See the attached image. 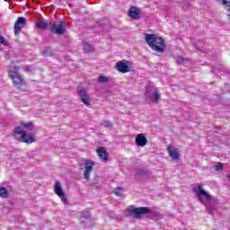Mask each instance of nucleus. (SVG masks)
<instances>
[{"label":"nucleus","instance_id":"f257e3e1","mask_svg":"<svg viewBox=\"0 0 230 230\" xmlns=\"http://www.w3.org/2000/svg\"><path fill=\"white\" fill-rule=\"evenodd\" d=\"M146 42L152 49L153 51L156 53H164L166 49V43L164 40L155 34L146 33Z\"/></svg>","mask_w":230,"mask_h":230},{"label":"nucleus","instance_id":"f03ea898","mask_svg":"<svg viewBox=\"0 0 230 230\" xmlns=\"http://www.w3.org/2000/svg\"><path fill=\"white\" fill-rule=\"evenodd\" d=\"M21 126H16L13 129V136L16 141L21 143H30V134H28L27 128H30V122L22 121Z\"/></svg>","mask_w":230,"mask_h":230},{"label":"nucleus","instance_id":"7ed1b4c3","mask_svg":"<svg viewBox=\"0 0 230 230\" xmlns=\"http://www.w3.org/2000/svg\"><path fill=\"white\" fill-rule=\"evenodd\" d=\"M127 211L128 215L134 217L137 220H141V218H143V215L150 214V208L148 207L134 208L129 206L127 208Z\"/></svg>","mask_w":230,"mask_h":230},{"label":"nucleus","instance_id":"20e7f679","mask_svg":"<svg viewBox=\"0 0 230 230\" xmlns=\"http://www.w3.org/2000/svg\"><path fill=\"white\" fill-rule=\"evenodd\" d=\"M196 195L199 198V202H201V204H204V206H208V204L211 202V195H209V193L202 189V185L198 186Z\"/></svg>","mask_w":230,"mask_h":230},{"label":"nucleus","instance_id":"39448f33","mask_svg":"<svg viewBox=\"0 0 230 230\" xmlns=\"http://www.w3.org/2000/svg\"><path fill=\"white\" fill-rule=\"evenodd\" d=\"M81 170H84V179L86 181H91V173L94 172V162L86 159L83 165H81Z\"/></svg>","mask_w":230,"mask_h":230},{"label":"nucleus","instance_id":"423d86ee","mask_svg":"<svg viewBox=\"0 0 230 230\" xmlns=\"http://www.w3.org/2000/svg\"><path fill=\"white\" fill-rule=\"evenodd\" d=\"M51 33L64 35L66 33V22L64 21L54 22L50 28Z\"/></svg>","mask_w":230,"mask_h":230},{"label":"nucleus","instance_id":"0eeeda50","mask_svg":"<svg viewBox=\"0 0 230 230\" xmlns=\"http://www.w3.org/2000/svg\"><path fill=\"white\" fill-rule=\"evenodd\" d=\"M77 93L79 96V100L82 102V103L89 107V105H91V97H89L87 92H85L84 89L82 88V86H79L77 88Z\"/></svg>","mask_w":230,"mask_h":230},{"label":"nucleus","instance_id":"6e6552de","mask_svg":"<svg viewBox=\"0 0 230 230\" xmlns=\"http://www.w3.org/2000/svg\"><path fill=\"white\" fill-rule=\"evenodd\" d=\"M54 191L59 199H61L62 202L64 204H67V198H66V192H64V190H62V183L60 181H56L54 184Z\"/></svg>","mask_w":230,"mask_h":230},{"label":"nucleus","instance_id":"1a4fd4ad","mask_svg":"<svg viewBox=\"0 0 230 230\" xmlns=\"http://www.w3.org/2000/svg\"><path fill=\"white\" fill-rule=\"evenodd\" d=\"M12 80L14 87L20 89L21 91H26V81L24 80L22 75H21V74L16 75Z\"/></svg>","mask_w":230,"mask_h":230},{"label":"nucleus","instance_id":"9d476101","mask_svg":"<svg viewBox=\"0 0 230 230\" xmlns=\"http://www.w3.org/2000/svg\"><path fill=\"white\" fill-rule=\"evenodd\" d=\"M115 67L119 73H130L132 71V66L128 63V61H126V63L123 61H119L117 62Z\"/></svg>","mask_w":230,"mask_h":230},{"label":"nucleus","instance_id":"9b49d317","mask_svg":"<svg viewBox=\"0 0 230 230\" xmlns=\"http://www.w3.org/2000/svg\"><path fill=\"white\" fill-rule=\"evenodd\" d=\"M26 26V18L24 17H18L15 23L13 31L15 35H19L21 31H22V28Z\"/></svg>","mask_w":230,"mask_h":230},{"label":"nucleus","instance_id":"f8f14e48","mask_svg":"<svg viewBox=\"0 0 230 230\" xmlns=\"http://www.w3.org/2000/svg\"><path fill=\"white\" fill-rule=\"evenodd\" d=\"M128 15L130 19L139 21V19H141V9L137 8V6H132L128 10Z\"/></svg>","mask_w":230,"mask_h":230},{"label":"nucleus","instance_id":"ddd939ff","mask_svg":"<svg viewBox=\"0 0 230 230\" xmlns=\"http://www.w3.org/2000/svg\"><path fill=\"white\" fill-rule=\"evenodd\" d=\"M135 141L137 146H146V145H148V138H146L143 133L137 134Z\"/></svg>","mask_w":230,"mask_h":230},{"label":"nucleus","instance_id":"4468645a","mask_svg":"<svg viewBox=\"0 0 230 230\" xmlns=\"http://www.w3.org/2000/svg\"><path fill=\"white\" fill-rule=\"evenodd\" d=\"M96 152L102 163H107L109 161V154H107L104 147H99Z\"/></svg>","mask_w":230,"mask_h":230},{"label":"nucleus","instance_id":"2eb2a0df","mask_svg":"<svg viewBox=\"0 0 230 230\" xmlns=\"http://www.w3.org/2000/svg\"><path fill=\"white\" fill-rule=\"evenodd\" d=\"M167 152L170 155V157H172V159H174V161H177V159H179V157H181V155H179V149L174 148L172 146H167Z\"/></svg>","mask_w":230,"mask_h":230},{"label":"nucleus","instance_id":"dca6fc26","mask_svg":"<svg viewBox=\"0 0 230 230\" xmlns=\"http://www.w3.org/2000/svg\"><path fill=\"white\" fill-rule=\"evenodd\" d=\"M19 75V67L14 66L13 64L11 65V66L8 68V76L13 80V78H15V76H18Z\"/></svg>","mask_w":230,"mask_h":230},{"label":"nucleus","instance_id":"f3484780","mask_svg":"<svg viewBox=\"0 0 230 230\" xmlns=\"http://www.w3.org/2000/svg\"><path fill=\"white\" fill-rule=\"evenodd\" d=\"M51 25V22L50 21H46V22H36V28H39L40 30H48V28H49V26Z\"/></svg>","mask_w":230,"mask_h":230},{"label":"nucleus","instance_id":"a211bd4d","mask_svg":"<svg viewBox=\"0 0 230 230\" xmlns=\"http://www.w3.org/2000/svg\"><path fill=\"white\" fill-rule=\"evenodd\" d=\"M0 197H2V199H8L10 197V193H8L6 188L0 187Z\"/></svg>","mask_w":230,"mask_h":230},{"label":"nucleus","instance_id":"6ab92c4d","mask_svg":"<svg viewBox=\"0 0 230 230\" xmlns=\"http://www.w3.org/2000/svg\"><path fill=\"white\" fill-rule=\"evenodd\" d=\"M159 100H161V93L156 90L153 93V102H155V103H158Z\"/></svg>","mask_w":230,"mask_h":230},{"label":"nucleus","instance_id":"aec40b11","mask_svg":"<svg viewBox=\"0 0 230 230\" xmlns=\"http://www.w3.org/2000/svg\"><path fill=\"white\" fill-rule=\"evenodd\" d=\"M101 127H103V128H111L113 127V124L111 120H103L101 124Z\"/></svg>","mask_w":230,"mask_h":230},{"label":"nucleus","instance_id":"412c9836","mask_svg":"<svg viewBox=\"0 0 230 230\" xmlns=\"http://www.w3.org/2000/svg\"><path fill=\"white\" fill-rule=\"evenodd\" d=\"M43 55H45V57H51L53 55V49L46 47L43 50Z\"/></svg>","mask_w":230,"mask_h":230},{"label":"nucleus","instance_id":"4be33fe9","mask_svg":"<svg viewBox=\"0 0 230 230\" xmlns=\"http://www.w3.org/2000/svg\"><path fill=\"white\" fill-rule=\"evenodd\" d=\"M113 193L117 197H121V195H123V188H121V187L115 188L113 190Z\"/></svg>","mask_w":230,"mask_h":230},{"label":"nucleus","instance_id":"5701e85b","mask_svg":"<svg viewBox=\"0 0 230 230\" xmlns=\"http://www.w3.org/2000/svg\"><path fill=\"white\" fill-rule=\"evenodd\" d=\"M98 82H99V84H105L106 82H109V77H107L105 75H101L98 78Z\"/></svg>","mask_w":230,"mask_h":230},{"label":"nucleus","instance_id":"b1692460","mask_svg":"<svg viewBox=\"0 0 230 230\" xmlns=\"http://www.w3.org/2000/svg\"><path fill=\"white\" fill-rule=\"evenodd\" d=\"M0 44H3V46H8V42L4 39V37L1 36L0 34Z\"/></svg>","mask_w":230,"mask_h":230},{"label":"nucleus","instance_id":"393cba45","mask_svg":"<svg viewBox=\"0 0 230 230\" xmlns=\"http://www.w3.org/2000/svg\"><path fill=\"white\" fill-rule=\"evenodd\" d=\"M84 51H91V44H89L88 42H84Z\"/></svg>","mask_w":230,"mask_h":230},{"label":"nucleus","instance_id":"a878e982","mask_svg":"<svg viewBox=\"0 0 230 230\" xmlns=\"http://www.w3.org/2000/svg\"><path fill=\"white\" fill-rule=\"evenodd\" d=\"M182 8L184 10H188V8H190V2L182 4Z\"/></svg>","mask_w":230,"mask_h":230},{"label":"nucleus","instance_id":"bb28decb","mask_svg":"<svg viewBox=\"0 0 230 230\" xmlns=\"http://www.w3.org/2000/svg\"><path fill=\"white\" fill-rule=\"evenodd\" d=\"M222 168H223V164H222V163H219V164L216 166V170H217V172H218V171L222 170Z\"/></svg>","mask_w":230,"mask_h":230},{"label":"nucleus","instance_id":"cd10ccee","mask_svg":"<svg viewBox=\"0 0 230 230\" xmlns=\"http://www.w3.org/2000/svg\"><path fill=\"white\" fill-rule=\"evenodd\" d=\"M179 60L181 61V62H188L189 60H190V58H182V57H180L179 58Z\"/></svg>","mask_w":230,"mask_h":230},{"label":"nucleus","instance_id":"c85d7f7f","mask_svg":"<svg viewBox=\"0 0 230 230\" xmlns=\"http://www.w3.org/2000/svg\"><path fill=\"white\" fill-rule=\"evenodd\" d=\"M30 143H35V138L33 137H30Z\"/></svg>","mask_w":230,"mask_h":230},{"label":"nucleus","instance_id":"c756f323","mask_svg":"<svg viewBox=\"0 0 230 230\" xmlns=\"http://www.w3.org/2000/svg\"><path fill=\"white\" fill-rule=\"evenodd\" d=\"M89 217H91V215L88 214L85 217H86V218H89Z\"/></svg>","mask_w":230,"mask_h":230},{"label":"nucleus","instance_id":"7c9ffc66","mask_svg":"<svg viewBox=\"0 0 230 230\" xmlns=\"http://www.w3.org/2000/svg\"><path fill=\"white\" fill-rule=\"evenodd\" d=\"M31 127V123H30Z\"/></svg>","mask_w":230,"mask_h":230}]
</instances>
